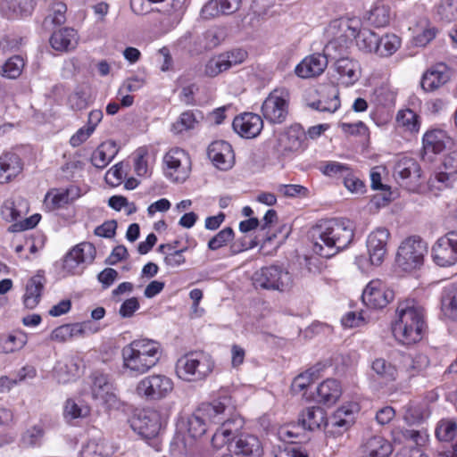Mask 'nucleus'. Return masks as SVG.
Wrapping results in <instances>:
<instances>
[{
    "label": "nucleus",
    "instance_id": "473e14b6",
    "mask_svg": "<svg viewBox=\"0 0 457 457\" xmlns=\"http://www.w3.org/2000/svg\"><path fill=\"white\" fill-rule=\"evenodd\" d=\"M22 170V162L19 155L6 153L0 156V183H7Z\"/></svg>",
    "mask_w": 457,
    "mask_h": 457
},
{
    "label": "nucleus",
    "instance_id": "f257e3e1",
    "mask_svg": "<svg viewBox=\"0 0 457 457\" xmlns=\"http://www.w3.org/2000/svg\"><path fill=\"white\" fill-rule=\"evenodd\" d=\"M353 237L354 226L351 220L346 219L322 220L312 229V250L321 257L329 258L348 247Z\"/></svg>",
    "mask_w": 457,
    "mask_h": 457
},
{
    "label": "nucleus",
    "instance_id": "7c9ffc66",
    "mask_svg": "<svg viewBox=\"0 0 457 457\" xmlns=\"http://www.w3.org/2000/svg\"><path fill=\"white\" fill-rule=\"evenodd\" d=\"M243 426L244 420L234 411L219 425L212 436V441L221 439L222 443H228Z\"/></svg>",
    "mask_w": 457,
    "mask_h": 457
},
{
    "label": "nucleus",
    "instance_id": "6ab92c4d",
    "mask_svg": "<svg viewBox=\"0 0 457 457\" xmlns=\"http://www.w3.org/2000/svg\"><path fill=\"white\" fill-rule=\"evenodd\" d=\"M357 411L358 406L355 403L339 407L328 421L327 433L336 436L347 431L354 423Z\"/></svg>",
    "mask_w": 457,
    "mask_h": 457
},
{
    "label": "nucleus",
    "instance_id": "5701e85b",
    "mask_svg": "<svg viewBox=\"0 0 457 457\" xmlns=\"http://www.w3.org/2000/svg\"><path fill=\"white\" fill-rule=\"evenodd\" d=\"M234 130L242 137L254 138L263 128L262 117L253 112H244L233 120Z\"/></svg>",
    "mask_w": 457,
    "mask_h": 457
},
{
    "label": "nucleus",
    "instance_id": "412c9836",
    "mask_svg": "<svg viewBox=\"0 0 457 457\" xmlns=\"http://www.w3.org/2000/svg\"><path fill=\"white\" fill-rule=\"evenodd\" d=\"M452 70L444 62L436 63L428 69L421 78V87L426 92H433L448 83Z\"/></svg>",
    "mask_w": 457,
    "mask_h": 457
},
{
    "label": "nucleus",
    "instance_id": "6e6552de",
    "mask_svg": "<svg viewBox=\"0 0 457 457\" xmlns=\"http://www.w3.org/2000/svg\"><path fill=\"white\" fill-rule=\"evenodd\" d=\"M290 99L291 96L287 88H275L262 104V117L270 124L284 123L289 114Z\"/></svg>",
    "mask_w": 457,
    "mask_h": 457
},
{
    "label": "nucleus",
    "instance_id": "f8f14e48",
    "mask_svg": "<svg viewBox=\"0 0 457 457\" xmlns=\"http://www.w3.org/2000/svg\"><path fill=\"white\" fill-rule=\"evenodd\" d=\"M130 426L143 438H154L162 428L161 413L154 409H144L131 418Z\"/></svg>",
    "mask_w": 457,
    "mask_h": 457
},
{
    "label": "nucleus",
    "instance_id": "20e7f679",
    "mask_svg": "<svg viewBox=\"0 0 457 457\" xmlns=\"http://www.w3.org/2000/svg\"><path fill=\"white\" fill-rule=\"evenodd\" d=\"M361 27L358 19H336L330 21L325 29V37L328 40L323 51L330 58H337L344 54L354 39Z\"/></svg>",
    "mask_w": 457,
    "mask_h": 457
},
{
    "label": "nucleus",
    "instance_id": "4468645a",
    "mask_svg": "<svg viewBox=\"0 0 457 457\" xmlns=\"http://www.w3.org/2000/svg\"><path fill=\"white\" fill-rule=\"evenodd\" d=\"M200 414L207 420L209 425H220L228 415L235 411V405L229 395H221L211 403H204L198 408Z\"/></svg>",
    "mask_w": 457,
    "mask_h": 457
},
{
    "label": "nucleus",
    "instance_id": "5fc2aeb1",
    "mask_svg": "<svg viewBox=\"0 0 457 457\" xmlns=\"http://www.w3.org/2000/svg\"><path fill=\"white\" fill-rule=\"evenodd\" d=\"M368 19L375 27L380 28L386 26L389 24L391 19L390 6L381 3L376 4L370 10Z\"/></svg>",
    "mask_w": 457,
    "mask_h": 457
},
{
    "label": "nucleus",
    "instance_id": "39448f33",
    "mask_svg": "<svg viewBox=\"0 0 457 457\" xmlns=\"http://www.w3.org/2000/svg\"><path fill=\"white\" fill-rule=\"evenodd\" d=\"M214 367L215 361L209 353L195 351L178 359L175 371L179 379L198 383L205 380L212 373Z\"/></svg>",
    "mask_w": 457,
    "mask_h": 457
},
{
    "label": "nucleus",
    "instance_id": "72a5a7b5",
    "mask_svg": "<svg viewBox=\"0 0 457 457\" xmlns=\"http://www.w3.org/2000/svg\"><path fill=\"white\" fill-rule=\"evenodd\" d=\"M46 284L44 275L37 273L27 283L23 303L26 308L34 309L40 302L41 295Z\"/></svg>",
    "mask_w": 457,
    "mask_h": 457
},
{
    "label": "nucleus",
    "instance_id": "774afa93",
    "mask_svg": "<svg viewBox=\"0 0 457 457\" xmlns=\"http://www.w3.org/2000/svg\"><path fill=\"white\" fill-rule=\"evenodd\" d=\"M234 237V231L231 228L228 227L221 229L208 242V248L212 251H216L222 246L226 245Z\"/></svg>",
    "mask_w": 457,
    "mask_h": 457
},
{
    "label": "nucleus",
    "instance_id": "aec40b11",
    "mask_svg": "<svg viewBox=\"0 0 457 457\" xmlns=\"http://www.w3.org/2000/svg\"><path fill=\"white\" fill-rule=\"evenodd\" d=\"M81 195V189L75 185L66 188H53L46 193L44 204L49 211H55L72 204Z\"/></svg>",
    "mask_w": 457,
    "mask_h": 457
},
{
    "label": "nucleus",
    "instance_id": "7ed1b4c3",
    "mask_svg": "<svg viewBox=\"0 0 457 457\" xmlns=\"http://www.w3.org/2000/svg\"><path fill=\"white\" fill-rule=\"evenodd\" d=\"M427 328L424 308L413 299L399 302L393 323L395 337L404 345L420 342Z\"/></svg>",
    "mask_w": 457,
    "mask_h": 457
},
{
    "label": "nucleus",
    "instance_id": "338daca9",
    "mask_svg": "<svg viewBox=\"0 0 457 457\" xmlns=\"http://www.w3.org/2000/svg\"><path fill=\"white\" fill-rule=\"evenodd\" d=\"M437 14L446 22L457 20V0H442L437 7Z\"/></svg>",
    "mask_w": 457,
    "mask_h": 457
},
{
    "label": "nucleus",
    "instance_id": "2f4dec72",
    "mask_svg": "<svg viewBox=\"0 0 457 457\" xmlns=\"http://www.w3.org/2000/svg\"><path fill=\"white\" fill-rule=\"evenodd\" d=\"M421 125V118L411 109L399 110L395 116V126L403 133L416 135Z\"/></svg>",
    "mask_w": 457,
    "mask_h": 457
},
{
    "label": "nucleus",
    "instance_id": "a18cd8bd",
    "mask_svg": "<svg viewBox=\"0 0 457 457\" xmlns=\"http://www.w3.org/2000/svg\"><path fill=\"white\" fill-rule=\"evenodd\" d=\"M396 179H401L402 184L407 179H417L420 178V166L414 159L404 158L400 160L394 170Z\"/></svg>",
    "mask_w": 457,
    "mask_h": 457
},
{
    "label": "nucleus",
    "instance_id": "f704fd0d",
    "mask_svg": "<svg viewBox=\"0 0 457 457\" xmlns=\"http://www.w3.org/2000/svg\"><path fill=\"white\" fill-rule=\"evenodd\" d=\"M393 451L391 444L384 437L375 436L361 446V457H388Z\"/></svg>",
    "mask_w": 457,
    "mask_h": 457
},
{
    "label": "nucleus",
    "instance_id": "37998d69",
    "mask_svg": "<svg viewBox=\"0 0 457 457\" xmlns=\"http://www.w3.org/2000/svg\"><path fill=\"white\" fill-rule=\"evenodd\" d=\"M117 153L116 144L113 141H105L93 152L92 164L98 169H104L111 162Z\"/></svg>",
    "mask_w": 457,
    "mask_h": 457
},
{
    "label": "nucleus",
    "instance_id": "c9c22d12",
    "mask_svg": "<svg viewBox=\"0 0 457 457\" xmlns=\"http://www.w3.org/2000/svg\"><path fill=\"white\" fill-rule=\"evenodd\" d=\"M372 376L381 383L387 385L396 380L398 371L396 367L384 358H376L370 363Z\"/></svg>",
    "mask_w": 457,
    "mask_h": 457
},
{
    "label": "nucleus",
    "instance_id": "e2e57ef3",
    "mask_svg": "<svg viewBox=\"0 0 457 457\" xmlns=\"http://www.w3.org/2000/svg\"><path fill=\"white\" fill-rule=\"evenodd\" d=\"M457 433V422L453 420H442L436 428V436L440 441H452Z\"/></svg>",
    "mask_w": 457,
    "mask_h": 457
},
{
    "label": "nucleus",
    "instance_id": "603ef678",
    "mask_svg": "<svg viewBox=\"0 0 457 457\" xmlns=\"http://www.w3.org/2000/svg\"><path fill=\"white\" fill-rule=\"evenodd\" d=\"M321 369L322 367L319 364L295 377L292 382L293 392L297 394L305 390L319 377Z\"/></svg>",
    "mask_w": 457,
    "mask_h": 457
},
{
    "label": "nucleus",
    "instance_id": "423d86ee",
    "mask_svg": "<svg viewBox=\"0 0 457 457\" xmlns=\"http://www.w3.org/2000/svg\"><path fill=\"white\" fill-rule=\"evenodd\" d=\"M427 253L428 245L420 237H408L397 248L395 264L403 271H414L423 265Z\"/></svg>",
    "mask_w": 457,
    "mask_h": 457
},
{
    "label": "nucleus",
    "instance_id": "4be33fe9",
    "mask_svg": "<svg viewBox=\"0 0 457 457\" xmlns=\"http://www.w3.org/2000/svg\"><path fill=\"white\" fill-rule=\"evenodd\" d=\"M457 176V151L447 154L443 160L441 170L429 179V184L438 189L448 187Z\"/></svg>",
    "mask_w": 457,
    "mask_h": 457
},
{
    "label": "nucleus",
    "instance_id": "0eeeda50",
    "mask_svg": "<svg viewBox=\"0 0 457 457\" xmlns=\"http://www.w3.org/2000/svg\"><path fill=\"white\" fill-rule=\"evenodd\" d=\"M253 284L255 288L289 291L294 285L292 274L279 266H268L260 269L253 275Z\"/></svg>",
    "mask_w": 457,
    "mask_h": 457
},
{
    "label": "nucleus",
    "instance_id": "b1692460",
    "mask_svg": "<svg viewBox=\"0 0 457 457\" xmlns=\"http://www.w3.org/2000/svg\"><path fill=\"white\" fill-rule=\"evenodd\" d=\"M208 157L221 170L231 169L235 163L232 146L226 141L212 142L208 147Z\"/></svg>",
    "mask_w": 457,
    "mask_h": 457
},
{
    "label": "nucleus",
    "instance_id": "49530a36",
    "mask_svg": "<svg viewBox=\"0 0 457 457\" xmlns=\"http://www.w3.org/2000/svg\"><path fill=\"white\" fill-rule=\"evenodd\" d=\"M442 312L452 320H457V285L445 287L441 297Z\"/></svg>",
    "mask_w": 457,
    "mask_h": 457
},
{
    "label": "nucleus",
    "instance_id": "3c124183",
    "mask_svg": "<svg viewBox=\"0 0 457 457\" xmlns=\"http://www.w3.org/2000/svg\"><path fill=\"white\" fill-rule=\"evenodd\" d=\"M90 408L82 401L69 398L63 405V416L66 420L83 419L88 416Z\"/></svg>",
    "mask_w": 457,
    "mask_h": 457
},
{
    "label": "nucleus",
    "instance_id": "c85d7f7f",
    "mask_svg": "<svg viewBox=\"0 0 457 457\" xmlns=\"http://www.w3.org/2000/svg\"><path fill=\"white\" fill-rule=\"evenodd\" d=\"M451 143L452 138L447 135L446 131L440 129H429L422 137V146L425 154H440Z\"/></svg>",
    "mask_w": 457,
    "mask_h": 457
},
{
    "label": "nucleus",
    "instance_id": "13d9d810",
    "mask_svg": "<svg viewBox=\"0 0 457 457\" xmlns=\"http://www.w3.org/2000/svg\"><path fill=\"white\" fill-rule=\"evenodd\" d=\"M89 92L87 86L78 87L68 97V104L72 110L80 111L88 105Z\"/></svg>",
    "mask_w": 457,
    "mask_h": 457
},
{
    "label": "nucleus",
    "instance_id": "6e6d98bb",
    "mask_svg": "<svg viewBox=\"0 0 457 457\" xmlns=\"http://www.w3.org/2000/svg\"><path fill=\"white\" fill-rule=\"evenodd\" d=\"M199 122L198 117L194 111L183 112L179 119L172 124V131L176 134H180L184 131L193 129Z\"/></svg>",
    "mask_w": 457,
    "mask_h": 457
},
{
    "label": "nucleus",
    "instance_id": "052dcab7",
    "mask_svg": "<svg viewBox=\"0 0 457 457\" xmlns=\"http://www.w3.org/2000/svg\"><path fill=\"white\" fill-rule=\"evenodd\" d=\"M24 61L19 55L9 58L2 66V75L7 79H16L24 68Z\"/></svg>",
    "mask_w": 457,
    "mask_h": 457
},
{
    "label": "nucleus",
    "instance_id": "9d476101",
    "mask_svg": "<svg viewBox=\"0 0 457 457\" xmlns=\"http://www.w3.org/2000/svg\"><path fill=\"white\" fill-rule=\"evenodd\" d=\"M96 250L93 244L82 242L76 245L64 256L62 271L67 275H79L95 261Z\"/></svg>",
    "mask_w": 457,
    "mask_h": 457
},
{
    "label": "nucleus",
    "instance_id": "de8ad7c7",
    "mask_svg": "<svg viewBox=\"0 0 457 457\" xmlns=\"http://www.w3.org/2000/svg\"><path fill=\"white\" fill-rule=\"evenodd\" d=\"M400 46L401 38L395 34H386L382 37L378 36V44L375 54L380 57H388L393 55Z\"/></svg>",
    "mask_w": 457,
    "mask_h": 457
},
{
    "label": "nucleus",
    "instance_id": "9b49d317",
    "mask_svg": "<svg viewBox=\"0 0 457 457\" xmlns=\"http://www.w3.org/2000/svg\"><path fill=\"white\" fill-rule=\"evenodd\" d=\"M165 174L174 182H184L191 171V160L186 151L172 148L163 157Z\"/></svg>",
    "mask_w": 457,
    "mask_h": 457
},
{
    "label": "nucleus",
    "instance_id": "a878e982",
    "mask_svg": "<svg viewBox=\"0 0 457 457\" xmlns=\"http://www.w3.org/2000/svg\"><path fill=\"white\" fill-rule=\"evenodd\" d=\"M91 379V395L96 401L101 404L112 405L116 403L117 397L112 392V385L109 382L106 375L96 371L92 374Z\"/></svg>",
    "mask_w": 457,
    "mask_h": 457
},
{
    "label": "nucleus",
    "instance_id": "bf43d9fd",
    "mask_svg": "<svg viewBox=\"0 0 457 457\" xmlns=\"http://www.w3.org/2000/svg\"><path fill=\"white\" fill-rule=\"evenodd\" d=\"M319 169L325 176L335 179H343L345 175L349 174V170L351 168L348 165L338 162L328 161L322 162Z\"/></svg>",
    "mask_w": 457,
    "mask_h": 457
},
{
    "label": "nucleus",
    "instance_id": "ddd939ff",
    "mask_svg": "<svg viewBox=\"0 0 457 457\" xmlns=\"http://www.w3.org/2000/svg\"><path fill=\"white\" fill-rule=\"evenodd\" d=\"M432 259L440 267L457 263V232L451 231L439 237L432 246Z\"/></svg>",
    "mask_w": 457,
    "mask_h": 457
},
{
    "label": "nucleus",
    "instance_id": "680f3d73",
    "mask_svg": "<svg viewBox=\"0 0 457 457\" xmlns=\"http://www.w3.org/2000/svg\"><path fill=\"white\" fill-rule=\"evenodd\" d=\"M428 363V360L424 355H417L416 357H411V355L403 356V368L409 377L418 374Z\"/></svg>",
    "mask_w": 457,
    "mask_h": 457
},
{
    "label": "nucleus",
    "instance_id": "a211bd4d",
    "mask_svg": "<svg viewBox=\"0 0 457 457\" xmlns=\"http://www.w3.org/2000/svg\"><path fill=\"white\" fill-rule=\"evenodd\" d=\"M334 59L336 60L334 69L338 76V81L345 87L354 85L361 77V66L359 61L343 54Z\"/></svg>",
    "mask_w": 457,
    "mask_h": 457
},
{
    "label": "nucleus",
    "instance_id": "79ce46f5",
    "mask_svg": "<svg viewBox=\"0 0 457 457\" xmlns=\"http://www.w3.org/2000/svg\"><path fill=\"white\" fill-rule=\"evenodd\" d=\"M317 395L320 403L332 405L342 395L341 385L337 379H326L317 387Z\"/></svg>",
    "mask_w": 457,
    "mask_h": 457
},
{
    "label": "nucleus",
    "instance_id": "864d4df0",
    "mask_svg": "<svg viewBox=\"0 0 457 457\" xmlns=\"http://www.w3.org/2000/svg\"><path fill=\"white\" fill-rule=\"evenodd\" d=\"M67 7L66 4L60 1H53L51 4L49 13L45 18L43 26L46 29H50L52 25H61L66 21Z\"/></svg>",
    "mask_w": 457,
    "mask_h": 457
},
{
    "label": "nucleus",
    "instance_id": "bb28decb",
    "mask_svg": "<svg viewBox=\"0 0 457 457\" xmlns=\"http://www.w3.org/2000/svg\"><path fill=\"white\" fill-rule=\"evenodd\" d=\"M323 53H325L323 51ZM330 58L326 54H313L306 56L295 67V74L303 79H308L319 76L324 72L328 66V59Z\"/></svg>",
    "mask_w": 457,
    "mask_h": 457
},
{
    "label": "nucleus",
    "instance_id": "09e8293b",
    "mask_svg": "<svg viewBox=\"0 0 457 457\" xmlns=\"http://www.w3.org/2000/svg\"><path fill=\"white\" fill-rule=\"evenodd\" d=\"M27 344V336L19 332L16 334L0 336V353H11L21 349Z\"/></svg>",
    "mask_w": 457,
    "mask_h": 457
},
{
    "label": "nucleus",
    "instance_id": "58836bf2",
    "mask_svg": "<svg viewBox=\"0 0 457 457\" xmlns=\"http://www.w3.org/2000/svg\"><path fill=\"white\" fill-rule=\"evenodd\" d=\"M112 453V447L102 436L88 439L80 450L81 457H110Z\"/></svg>",
    "mask_w": 457,
    "mask_h": 457
},
{
    "label": "nucleus",
    "instance_id": "4c0bfd02",
    "mask_svg": "<svg viewBox=\"0 0 457 457\" xmlns=\"http://www.w3.org/2000/svg\"><path fill=\"white\" fill-rule=\"evenodd\" d=\"M234 452L236 454L259 457L262 453V447L257 436L249 434H242L235 442Z\"/></svg>",
    "mask_w": 457,
    "mask_h": 457
},
{
    "label": "nucleus",
    "instance_id": "c03bdc74",
    "mask_svg": "<svg viewBox=\"0 0 457 457\" xmlns=\"http://www.w3.org/2000/svg\"><path fill=\"white\" fill-rule=\"evenodd\" d=\"M86 324H64L54 328L50 334V340L64 343L74 337H82L85 333Z\"/></svg>",
    "mask_w": 457,
    "mask_h": 457
},
{
    "label": "nucleus",
    "instance_id": "cd10ccee",
    "mask_svg": "<svg viewBox=\"0 0 457 457\" xmlns=\"http://www.w3.org/2000/svg\"><path fill=\"white\" fill-rule=\"evenodd\" d=\"M82 366V360L79 356H67L57 361L54 374L59 383L66 384L79 376Z\"/></svg>",
    "mask_w": 457,
    "mask_h": 457
},
{
    "label": "nucleus",
    "instance_id": "2eb2a0df",
    "mask_svg": "<svg viewBox=\"0 0 457 457\" xmlns=\"http://www.w3.org/2000/svg\"><path fill=\"white\" fill-rule=\"evenodd\" d=\"M246 52L235 49L211 58L204 66V75L214 78L235 65L242 63L246 58Z\"/></svg>",
    "mask_w": 457,
    "mask_h": 457
},
{
    "label": "nucleus",
    "instance_id": "1a4fd4ad",
    "mask_svg": "<svg viewBox=\"0 0 457 457\" xmlns=\"http://www.w3.org/2000/svg\"><path fill=\"white\" fill-rule=\"evenodd\" d=\"M174 389L173 380L164 374H152L141 378L135 388L136 394L148 401H160Z\"/></svg>",
    "mask_w": 457,
    "mask_h": 457
},
{
    "label": "nucleus",
    "instance_id": "69168bd1",
    "mask_svg": "<svg viewBox=\"0 0 457 457\" xmlns=\"http://www.w3.org/2000/svg\"><path fill=\"white\" fill-rule=\"evenodd\" d=\"M330 95L332 98L329 101H316L309 104V106L320 112H327L329 113L335 112L340 107V100L338 97V91L335 87L330 88Z\"/></svg>",
    "mask_w": 457,
    "mask_h": 457
},
{
    "label": "nucleus",
    "instance_id": "0e129e2a",
    "mask_svg": "<svg viewBox=\"0 0 457 457\" xmlns=\"http://www.w3.org/2000/svg\"><path fill=\"white\" fill-rule=\"evenodd\" d=\"M436 35L435 27L428 25L427 21H421L420 27L415 29V36L413 37L415 45L419 46H425L428 45Z\"/></svg>",
    "mask_w": 457,
    "mask_h": 457
},
{
    "label": "nucleus",
    "instance_id": "8fccbe9b",
    "mask_svg": "<svg viewBox=\"0 0 457 457\" xmlns=\"http://www.w3.org/2000/svg\"><path fill=\"white\" fill-rule=\"evenodd\" d=\"M358 49L366 54H376L378 35L369 29L359 28L355 37Z\"/></svg>",
    "mask_w": 457,
    "mask_h": 457
},
{
    "label": "nucleus",
    "instance_id": "e433bc0d",
    "mask_svg": "<svg viewBox=\"0 0 457 457\" xmlns=\"http://www.w3.org/2000/svg\"><path fill=\"white\" fill-rule=\"evenodd\" d=\"M28 212L29 204L21 196L7 199L1 208L2 216L7 221L21 220L27 215Z\"/></svg>",
    "mask_w": 457,
    "mask_h": 457
},
{
    "label": "nucleus",
    "instance_id": "c756f323",
    "mask_svg": "<svg viewBox=\"0 0 457 457\" xmlns=\"http://www.w3.org/2000/svg\"><path fill=\"white\" fill-rule=\"evenodd\" d=\"M299 423L304 429L315 430L325 427L328 428L327 413L321 407H308L302 411Z\"/></svg>",
    "mask_w": 457,
    "mask_h": 457
},
{
    "label": "nucleus",
    "instance_id": "4d7b16f0",
    "mask_svg": "<svg viewBox=\"0 0 457 457\" xmlns=\"http://www.w3.org/2000/svg\"><path fill=\"white\" fill-rule=\"evenodd\" d=\"M210 425L207 420L200 414L199 410L188 419L187 422V430L189 435L193 438H197L202 436L207 429H209Z\"/></svg>",
    "mask_w": 457,
    "mask_h": 457
},
{
    "label": "nucleus",
    "instance_id": "a19ab883",
    "mask_svg": "<svg viewBox=\"0 0 457 457\" xmlns=\"http://www.w3.org/2000/svg\"><path fill=\"white\" fill-rule=\"evenodd\" d=\"M78 39V34L73 29L64 28L53 33L50 44L57 51H68L76 47Z\"/></svg>",
    "mask_w": 457,
    "mask_h": 457
},
{
    "label": "nucleus",
    "instance_id": "dca6fc26",
    "mask_svg": "<svg viewBox=\"0 0 457 457\" xmlns=\"http://www.w3.org/2000/svg\"><path fill=\"white\" fill-rule=\"evenodd\" d=\"M361 297L367 306L382 309L394 299L395 293L382 280L373 279L366 286Z\"/></svg>",
    "mask_w": 457,
    "mask_h": 457
},
{
    "label": "nucleus",
    "instance_id": "393cba45",
    "mask_svg": "<svg viewBox=\"0 0 457 457\" xmlns=\"http://www.w3.org/2000/svg\"><path fill=\"white\" fill-rule=\"evenodd\" d=\"M158 16L155 19L158 29L166 33L174 29L183 16L182 4L179 0H171L162 9L157 10Z\"/></svg>",
    "mask_w": 457,
    "mask_h": 457
},
{
    "label": "nucleus",
    "instance_id": "f03ea898",
    "mask_svg": "<svg viewBox=\"0 0 457 457\" xmlns=\"http://www.w3.org/2000/svg\"><path fill=\"white\" fill-rule=\"evenodd\" d=\"M162 354V348L158 341L135 339L121 350L122 369L131 376L144 375L159 363Z\"/></svg>",
    "mask_w": 457,
    "mask_h": 457
},
{
    "label": "nucleus",
    "instance_id": "ea45409f",
    "mask_svg": "<svg viewBox=\"0 0 457 457\" xmlns=\"http://www.w3.org/2000/svg\"><path fill=\"white\" fill-rule=\"evenodd\" d=\"M0 9L8 19H13L30 14L34 4L31 0H1Z\"/></svg>",
    "mask_w": 457,
    "mask_h": 457
},
{
    "label": "nucleus",
    "instance_id": "f3484780",
    "mask_svg": "<svg viewBox=\"0 0 457 457\" xmlns=\"http://www.w3.org/2000/svg\"><path fill=\"white\" fill-rule=\"evenodd\" d=\"M390 232L384 227H379L370 233L367 238V249L370 262L372 265H380L387 254V244Z\"/></svg>",
    "mask_w": 457,
    "mask_h": 457
}]
</instances>
